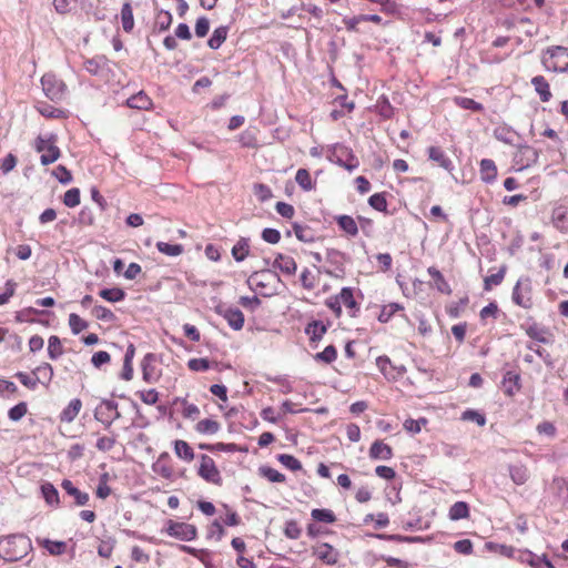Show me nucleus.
<instances>
[{"instance_id": "nucleus-62", "label": "nucleus", "mask_w": 568, "mask_h": 568, "mask_svg": "<svg viewBox=\"0 0 568 568\" xmlns=\"http://www.w3.org/2000/svg\"><path fill=\"white\" fill-rule=\"evenodd\" d=\"M369 205L379 212H387V200L384 193H375L368 199Z\"/></svg>"}, {"instance_id": "nucleus-47", "label": "nucleus", "mask_w": 568, "mask_h": 568, "mask_svg": "<svg viewBox=\"0 0 568 568\" xmlns=\"http://www.w3.org/2000/svg\"><path fill=\"white\" fill-rule=\"evenodd\" d=\"M258 473L262 477L266 478L271 483H284L286 480L284 474L268 466L260 467Z\"/></svg>"}, {"instance_id": "nucleus-11", "label": "nucleus", "mask_w": 568, "mask_h": 568, "mask_svg": "<svg viewBox=\"0 0 568 568\" xmlns=\"http://www.w3.org/2000/svg\"><path fill=\"white\" fill-rule=\"evenodd\" d=\"M312 554L327 566L336 565L339 551L327 542H318L312 547Z\"/></svg>"}, {"instance_id": "nucleus-28", "label": "nucleus", "mask_w": 568, "mask_h": 568, "mask_svg": "<svg viewBox=\"0 0 568 568\" xmlns=\"http://www.w3.org/2000/svg\"><path fill=\"white\" fill-rule=\"evenodd\" d=\"M327 332V326L322 321H312L305 327V334L311 342H318Z\"/></svg>"}, {"instance_id": "nucleus-40", "label": "nucleus", "mask_w": 568, "mask_h": 568, "mask_svg": "<svg viewBox=\"0 0 568 568\" xmlns=\"http://www.w3.org/2000/svg\"><path fill=\"white\" fill-rule=\"evenodd\" d=\"M454 103L464 109V110H470L473 112H483L484 106L481 103L475 101L474 99L467 98V97H455L453 99Z\"/></svg>"}, {"instance_id": "nucleus-14", "label": "nucleus", "mask_w": 568, "mask_h": 568, "mask_svg": "<svg viewBox=\"0 0 568 568\" xmlns=\"http://www.w3.org/2000/svg\"><path fill=\"white\" fill-rule=\"evenodd\" d=\"M274 277L275 276L270 272H255L248 277L247 284L253 291H256L262 295H267L268 293L266 292V288Z\"/></svg>"}, {"instance_id": "nucleus-39", "label": "nucleus", "mask_w": 568, "mask_h": 568, "mask_svg": "<svg viewBox=\"0 0 568 568\" xmlns=\"http://www.w3.org/2000/svg\"><path fill=\"white\" fill-rule=\"evenodd\" d=\"M227 33H229V27L221 26V27L216 28L213 31L211 38L209 39L207 45L214 50L219 49L223 44V42L226 40Z\"/></svg>"}, {"instance_id": "nucleus-6", "label": "nucleus", "mask_w": 568, "mask_h": 568, "mask_svg": "<svg viewBox=\"0 0 568 568\" xmlns=\"http://www.w3.org/2000/svg\"><path fill=\"white\" fill-rule=\"evenodd\" d=\"M163 532L182 541H191L197 537V529L194 525L173 519L165 523Z\"/></svg>"}, {"instance_id": "nucleus-49", "label": "nucleus", "mask_w": 568, "mask_h": 568, "mask_svg": "<svg viewBox=\"0 0 568 568\" xmlns=\"http://www.w3.org/2000/svg\"><path fill=\"white\" fill-rule=\"evenodd\" d=\"M505 275H506V266H501L497 273L486 276L484 278V290L490 291L493 288V286L500 285L505 278Z\"/></svg>"}, {"instance_id": "nucleus-46", "label": "nucleus", "mask_w": 568, "mask_h": 568, "mask_svg": "<svg viewBox=\"0 0 568 568\" xmlns=\"http://www.w3.org/2000/svg\"><path fill=\"white\" fill-rule=\"evenodd\" d=\"M216 365V362H210L207 358H191L187 362V368L192 372H206Z\"/></svg>"}, {"instance_id": "nucleus-44", "label": "nucleus", "mask_w": 568, "mask_h": 568, "mask_svg": "<svg viewBox=\"0 0 568 568\" xmlns=\"http://www.w3.org/2000/svg\"><path fill=\"white\" fill-rule=\"evenodd\" d=\"M314 359L318 363L332 364L337 359V349L334 345H328L322 352L316 353Z\"/></svg>"}, {"instance_id": "nucleus-9", "label": "nucleus", "mask_w": 568, "mask_h": 568, "mask_svg": "<svg viewBox=\"0 0 568 568\" xmlns=\"http://www.w3.org/2000/svg\"><path fill=\"white\" fill-rule=\"evenodd\" d=\"M513 301L523 308L529 310L532 307V290L529 280L516 283L513 290Z\"/></svg>"}, {"instance_id": "nucleus-21", "label": "nucleus", "mask_w": 568, "mask_h": 568, "mask_svg": "<svg viewBox=\"0 0 568 568\" xmlns=\"http://www.w3.org/2000/svg\"><path fill=\"white\" fill-rule=\"evenodd\" d=\"M273 266L286 275L295 274L297 268L294 257L282 253L276 255Z\"/></svg>"}, {"instance_id": "nucleus-27", "label": "nucleus", "mask_w": 568, "mask_h": 568, "mask_svg": "<svg viewBox=\"0 0 568 568\" xmlns=\"http://www.w3.org/2000/svg\"><path fill=\"white\" fill-rule=\"evenodd\" d=\"M428 274L434 280V285L438 292L445 295H450L453 290L448 282L445 280L444 275L434 266H429L427 270Z\"/></svg>"}, {"instance_id": "nucleus-57", "label": "nucleus", "mask_w": 568, "mask_h": 568, "mask_svg": "<svg viewBox=\"0 0 568 568\" xmlns=\"http://www.w3.org/2000/svg\"><path fill=\"white\" fill-rule=\"evenodd\" d=\"M199 448L200 449H203V450H209V452H235L236 450V445L233 444V443H229V444H225V443H215V444H206V443H201L199 444Z\"/></svg>"}, {"instance_id": "nucleus-64", "label": "nucleus", "mask_w": 568, "mask_h": 568, "mask_svg": "<svg viewBox=\"0 0 568 568\" xmlns=\"http://www.w3.org/2000/svg\"><path fill=\"white\" fill-rule=\"evenodd\" d=\"M300 280H301V284L302 286L305 288V290H313L315 288L316 286V276L315 274L308 270V268H304L301 273V276H300Z\"/></svg>"}, {"instance_id": "nucleus-17", "label": "nucleus", "mask_w": 568, "mask_h": 568, "mask_svg": "<svg viewBox=\"0 0 568 568\" xmlns=\"http://www.w3.org/2000/svg\"><path fill=\"white\" fill-rule=\"evenodd\" d=\"M334 221L336 222L339 230L343 231L346 235L351 237L358 235V223L353 216L341 214L334 216Z\"/></svg>"}, {"instance_id": "nucleus-50", "label": "nucleus", "mask_w": 568, "mask_h": 568, "mask_svg": "<svg viewBox=\"0 0 568 568\" xmlns=\"http://www.w3.org/2000/svg\"><path fill=\"white\" fill-rule=\"evenodd\" d=\"M375 109L376 112L385 120L392 119L394 115V108L385 97L377 100Z\"/></svg>"}, {"instance_id": "nucleus-34", "label": "nucleus", "mask_w": 568, "mask_h": 568, "mask_svg": "<svg viewBox=\"0 0 568 568\" xmlns=\"http://www.w3.org/2000/svg\"><path fill=\"white\" fill-rule=\"evenodd\" d=\"M38 544L52 556L62 555L67 550V544L64 541H54V540H50V539H38Z\"/></svg>"}, {"instance_id": "nucleus-30", "label": "nucleus", "mask_w": 568, "mask_h": 568, "mask_svg": "<svg viewBox=\"0 0 568 568\" xmlns=\"http://www.w3.org/2000/svg\"><path fill=\"white\" fill-rule=\"evenodd\" d=\"M194 429L202 435H214L220 432L221 424L213 418H204L196 423Z\"/></svg>"}, {"instance_id": "nucleus-8", "label": "nucleus", "mask_w": 568, "mask_h": 568, "mask_svg": "<svg viewBox=\"0 0 568 568\" xmlns=\"http://www.w3.org/2000/svg\"><path fill=\"white\" fill-rule=\"evenodd\" d=\"M120 416L118 403L109 399L102 400L94 410V418L102 423L105 429H109Z\"/></svg>"}, {"instance_id": "nucleus-3", "label": "nucleus", "mask_w": 568, "mask_h": 568, "mask_svg": "<svg viewBox=\"0 0 568 568\" xmlns=\"http://www.w3.org/2000/svg\"><path fill=\"white\" fill-rule=\"evenodd\" d=\"M55 134L38 135L33 141V149L40 153V163L44 166L57 162L61 156V150L57 144Z\"/></svg>"}, {"instance_id": "nucleus-25", "label": "nucleus", "mask_w": 568, "mask_h": 568, "mask_svg": "<svg viewBox=\"0 0 568 568\" xmlns=\"http://www.w3.org/2000/svg\"><path fill=\"white\" fill-rule=\"evenodd\" d=\"M120 21L122 24V29L125 33H131L134 29V17L133 9L130 0H126L121 8L120 11Z\"/></svg>"}, {"instance_id": "nucleus-18", "label": "nucleus", "mask_w": 568, "mask_h": 568, "mask_svg": "<svg viewBox=\"0 0 568 568\" xmlns=\"http://www.w3.org/2000/svg\"><path fill=\"white\" fill-rule=\"evenodd\" d=\"M82 406V400L80 398L71 399L60 413L59 420L61 423L71 424L78 417Z\"/></svg>"}, {"instance_id": "nucleus-15", "label": "nucleus", "mask_w": 568, "mask_h": 568, "mask_svg": "<svg viewBox=\"0 0 568 568\" xmlns=\"http://www.w3.org/2000/svg\"><path fill=\"white\" fill-rule=\"evenodd\" d=\"M371 459L389 460L394 456L393 448L381 439L373 442L368 453Z\"/></svg>"}, {"instance_id": "nucleus-33", "label": "nucleus", "mask_w": 568, "mask_h": 568, "mask_svg": "<svg viewBox=\"0 0 568 568\" xmlns=\"http://www.w3.org/2000/svg\"><path fill=\"white\" fill-rule=\"evenodd\" d=\"M38 112L47 119H67L68 111L55 108L51 104H40L37 106Z\"/></svg>"}, {"instance_id": "nucleus-10", "label": "nucleus", "mask_w": 568, "mask_h": 568, "mask_svg": "<svg viewBox=\"0 0 568 568\" xmlns=\"http://www.w3.org/2000/svg\"><path fill=\"white\" fill-rule=\"evenodd\" d=\"M376 365L379 372L388 381H397L398 378H402L406 373L404 365L394 364L386 355L378 356L376 358Z\"/></svg>"}, {"instance_id": "nucleus-41", "label": "nucleus", "mask_w": 568, "mask_h": 568, "mask_svg": "<svg viewBox=\"0 0 568 568\" xmlns=\"http://www.w3.org/2000/svg\"><path fill=\"white\" fill-rule=\"evenodd\" d=\"M449 518L452 520H460L469 517V507L465 501H456L449 508Z\"/></svg>"}, {"instance_id": "nucleus-51", "label": "nucleus", "mask_w": 568, "mask_h": 568, "mask_svg": "<svg viewBox=\"0 0 568 568\" xmlns=\"http://www.w3.org/2000/svg\"><path fill=\"white\" fill-rule=\"evenodd\" d=\"M68 322H69V327H70L72 334H74V335L80 334L82 331L87 329L89 326V323L75 313H71L69 315Z\"/></svg>"}, {"instance_id": "nucleus-63", "label": "nucleus", "mask_w": 568, "mask_h": 568, "mask_svg": "<svg viewBox=\"0 0 568 568\" xmlns=\"http://www.w3.org/2000/svg\"><path fill=\"white\" fill-rule=\"evenodd\" d=\"M63 204L68 207H75L80 204V190L72 187L63 195Z\"/></svg>"}, {"instance_id": "nucleus-61", "label": "nucleus", "mask_w": 568, "mask_h": 568, "mask_svg": "<svg viewBox=\"0 0 568 568\" xmlns=\"http://www.w3.org/2000/svg\"><path fill=\"white\" fill-rule=\"evenodd\" d=\"M130 557L132 561L138 564H148L151 559L150 554H148L142 547L134 545L131 548Z\"/></svg>"}, {"instance_id": "nucleus-59", "label": "nucleus", "mask_w": 568, "mask_h": 568, "mask_svg": "<svg viewBox=\"0 0 568 568\" xmlns=\"http://www.w3.org/2000/svg\"><path fill=\"white\" fill-rule=\"evenodd\" d=\"M277 460L285 466L286 468L297 471L302 469V463L295 458L293 455L288 454H280L277 456Z\"/></svg>"}, {"instance_id": "nucleus-23", "label": "nucleus", "mask_w": 568, "mask_h": 568, "mask_svg": "<svg viewBox=\"0 0 568 568\" xmlns=\"http://www.w3.org/2000/svg\"><path fill=\"white\" fill-rule=\"evenodd\" d=\"M173 450L176 457L185 463H191L195 458L194 449L186 440H174Z\"/></svg>"}, {"instance_id": "nucleus-32", "label": "nucleus", "mask_w": 568, "mask_h": 568, "mask_svg": "<svg viewBox=\"0 0 568 568\" xmlns=\"http://www.w3.org/2000/svg\"><path fill=\"white\" fill-rule=\"evenodd\" d=\"M232 256L236 262L244 261L250 255V241L241 237L232 247Z\"/></svg>"}, {"instance_id": "nucleus-60", "label": "nucleus", "mask_w": 568, "mask_h": 568, "mask_svg": "<svg viewBox=\"0 0 568 568\" xmlns=\"http://www.w3.org/2000/svg\"><path fill=\"white\" fill-rule=\"evenodd\" d=\"M115 547L114 539L101 540L98 546V555L102 558L109 559L112 557Z\"/></svg>"}, {"instance_id": "nucleus-38", "label": "nucleus", "mask_w": 568, "mask_h": 568, "mask_svg": "<svg viewBox=\"0 0 568 568\" xmlns=\"http://www.w3.org/2000/svg\"><path fill=\"white\" fill-rule=\"evenodd\" d=\"M295 181L300 185V187L310 192L315 189V182L312 180L310 172L306 169H298L295 174Z\"/></svg>"}, {"instance_id": "nucleus-13", "label": "nucleus", "mask_w": 568, "mask_h": 568, "mask_svg": "<svg viewBox=\"0 0 568 568\" xmlns=\"http://www.w3.org/2000/svg\"><path fill=\"white\" fill-rule=\"evenodd\" d=\"M501 389L505 396L513 398L521 389L520 374L515 371H507L501 379Z\"/></svg>"}, {"instance_id": "nucleus-58", "label": "nucleus", "mask_w": 568, "mask_h": 568, "mask_svg": "<svg viewBox=\"0 0 568 568\" xmlns=\"http://www.w3.org/2000/svg\"><path fill=\"white\" fill-rule=\"evenodd\" d=\"M520 559L523 562H527L532 568H542L545 566V560H548L546 556L538 557L531 551H525L520 555Z\"/></svg>"}, {"instance_id": "nucleus-7", "label": "nucleus", "mask_w": 568, "mask_h": 568, "mask_svg": "<svg viewBox=\"0 0 568 568\" xmlns=\"http://www.w3.org/2000/svg\"><path fill=\"white\" fill-rule=\"evenodd\" d=\"M42 90L51 101H61L67 93V84L53 73H45L41 78Z\"/></svg>"}, {"instance_id": "nucleus-4", "label": "nucleus", "mask_w": 568, "mask_h": 568, "mask_svg": "<svg viewBox=\"0 0 568 568\" xmlns=\"http://www.w3.org/2000/svg\"><path fill=\"white\" fill-rule=\"evenodd\" d=\"M196 475L207 484L221 487L223 485V476L215 460L206 454L197 456Z\"/></svg>"}, {"instance_id": "nucleus-53", "label": "nucleus", "mask_w": 568, "mask_h": 568, "mask_svg": "<svg viewBox=\"0 0 568 568\" xmlns=\"http://www.w3.org/2000/svg\"><path fill=\"white\" fill-rule=\"evenodd\" d=\"M173 18L171 12L165 10H160L155 17V28L159 32L166 31L172 24Z\"/></svg>"}, {"instance_id": "nucleus-45", "label": "nucleus", "mask_w": 568, "mask_h": 568, "mask_svg": "<svg viewBox=\"0 0 568 568\" xmlns=\"http://www.w3.org/2000/svg\"><path fill=\"white\" fill-rule=\"evenodd\" d=\"M99 295L111 303L121 302L125 298V292L120 287L103 288L99 292Z\"/></svg>"}, {"instance_id": "nucleus-2", "label": "nucleus", "mask_w": 568, "mask_h": 568, "mask_svg": "<svg viewBox=\"0 0 568 568\" xmlns=\"http://www.w3.org/2000/svg\"><path fill=\"white\" fill-rule=\"evenodd\" d=\"M30 547L27 537L12 535L0 541V556L7 561H18L28 555Z\"/></svg>"}, {"instance_id": "nucleus-1", "label": "nucleus", "mask_w": 568, "mask_h": 568, "mask_svg": "<svg viewBox=\"0 0 568 568\" xmlns=\"http://www.w3.org/2000/svg\"><path fill=\"white\" fill-rule=\"evenodd\" d=\"M358 297H363L359 290L354 287H343L339 293L327 297L324 301V305L332 312L336 318H341L343 315V307L346 311L347 316L354 318L357 317L361 312V302Z\"/></svg>"}, {"instance_id": "nucleus-55", "label": "nucleus", "mask_w": 568, "mask_h": 568, "mask_svg": "<svg viewBox=\"0 0 568 568\" xmlns=\"http://www.w3.org/2000/svg\"><path fill=\"white\" fill-rule=\"evenodd\" d=\"M311 516L314 520L325 524H333L336 521V516L331 509H318L312 510Z\"/></svg>"}, {"instance_id": "nucleus-36", "label": "nucleus", "mask_w": 568, "mask_h": 568, "mask_svg": "<svg viewBox=\"0 0 568 568\" xmlns=\"http://www.w3.org/2000/svg\"><path fill=\"white\" fill-rule=\"evenodd\" d=\"M403 311H404V306L398 303H389V304L383 305L382 310L377 316V320L379 323H388L396 313L403 312Z\"/></svg>"}, {"instance_id": "nucleus-22", "label": "nucleus", "mask_w": 568, "mask_h": 568, "mask_svg": "<svg viewBox=\"0 0 568 568\" xmlns=\"http://www.w3.org/2000/svg\"><path fill=\"white\" fill-rule=\"evenodd\" d=\"M153 470L160 477L171 480L174 475L173 466L170 464V458L166 453L160 455L159 459L153 466Z\"/></svg>"}, {"instance_id": "nucleus-37", "label": "nucleus", "mask_w": 568, "mask_h": 568, "mask_svg": "<svg viewBox=\"0 0 568 568\" xmlns=\"http://www.w3.org/2000/svg\"><path fill=\"white\" fill-rule=\"evenodd\" d=\"M176 404H180L181 406V415L186 419H196L200 415V408L193 404L190 403L185 398H178L175 400Z\"/></svg>"}, {"instance_id": "nucleus-29", "label": "nucleus", "mask_w": 568, "mask_h": 568, "mask_svg": "<svg viewBox=\"0 0 568 568\" xmlns=\"http://www.w3.org/2000/svg\"><path fill=\"white\" fill-rule=\"evenodd\" d=\"M126 105L131 109L150 110L153 103L146 93L140 91L126 100Z\"/></svg>"}, {"instance_id": "nucleus-16", "label": "nucleus", "mask_w": 568, "mask_h": 568, "mask_svg": "<svg viewBox=\"0 0 568 568\" xmlns=\"http://www.w3.org/2000/svg\"><path fill=\"white\" fill-rule=\"evenodd\" d=\"M217 313L222 315L227 324L235 331H240L244 326V314L239 308L227 307L219 308Z\"/></svg>"}, {"instance_id": "nucleus-31", "label": "nucleus", "mask_w": 568, "mask_h": 568, "mask_svg": "<svg viewBox=\"0 0 568 568\" xmlns=\"http://www.w3.org/2000/svg\"><path fill=\"white\" fill-rule=\"evenodd\" d=\"M552 224L560 232L568 231V209L564 206L556 207L552 211Z\"/></svg>"}, {"instance_id": "nucleus-35", "label": "nucleus", "mask_w": 568, "mask_h": 568, "mask_svg": "<svg viewBox=\"0 0 568 568\" xmlns=\"http://www.w3.org/2000/svg\"><path fill=\"white\" fill-rule=\"evenodd\" d=\"M509 474H510L511 480L516 485H524V484H526L527 480L529 479V476H530L528 468L525 465H521V464L510 466Z\"/></svg>"}, {"instance_id": "nucleus-12", "label": "nucleus", "mask_w": 568, "mask_h": 568, "mask_svg": "<svg viewBox=\"0 0 568 568\" xmlns=\"http://www.w3.org/2000/svg\"><path fill=\"white\" fill-rule=\"evenodd\" d=\"M142 378L144 382L152 384L156 383L161 377V371L156 365V356L153 353H148L141 363Z\"/></svg>"}, {"instance_id": "nucleus-26", "label": "nucleus", "mask_w": 568, "mask_h": 568, "mask_svg": "<svg viewBox=\"0 0 568 568\" xmlns=\"http://www.w3.org/2000/svg\"><path fill=\"white\" fill-rule=\"evenodd\" d=\"M480 179L485 183H491L497 178V166L490 159H483L479 164Z\"/></svg>"}, {"instance_id": "nucleus-42", "label": "nucleus", "mask_w": 568, "mask_h": 568, "mask_svg": "<svg viewBox=\"0 0 568 568\" xmlns=\"http://www.w3.org/2000/svg\"><path fill=\"white\" fill-rule=\"evenodd\" d=\"M526 334L534 341L547 344V331L539 326L538 324L534 323L525 328Z\"/></svg>"}, {"instance_id": "nucleus-24", "label": "nucleus", "mask_w": 568, "mask_h": 568, "mask_svg": "<svg viewBox=\"0 0 568 568\" xmlns=\"http://www.w3.org/2000/svg\"><path fill=\"white\" fill-rule=\"evenodd\" d=\"M531 84L539 95L541 102H548L552 98L550 85L544 75H536L531 79Z\"/></svg>"}, {"instance_id": "nucleus-54", "label": "nucleus", "mask_w": 568, "mask_h": 568, "mask_svg": "<svg viewBox=\"0 0 568 568\" xmlns=\"http://www.w3.org/2000/svg\"><path fill=\"white\" fill-rule=\"evenodd\" d=\"M63 354V346L58 336L52 335L48 341V355L51 359H57Z\"/></svg>"}, {"instance_id": "nucleus-52", "label": "nucleus", "mask_w": 568, "mask_h": 568, "mask_svg": "<svg viewBox=\"0 0 568 568\" xmlns=\"http://www.w3.org/2000/svg\"><path fill=\"white\" fill-rule=\"evenodd\" d=\"M293 231H294L295 236L301 242L311 243L314 241V233H313L312 229L307 225H301V224L294 223Z\"/></svg>"}, {"instance_id": "nucleus-43", "label": "nucleus", "mask_w": 568, "mask_h": 568, "mask_svg": "<svg viewBox=\"0 0 568 568\" xmlns=\"http://www.w3.org/2000/svg\"><path fill=\"white\" fill-rule=\"evenodd\" d=\"M41 493H42V496H43L44 500L47 501V504H49L51 506L59 505V503H60L59 493H58L57 488L51 483H44L41 486Z\"/></svg>"}, {"instance_id": "nucleus-5", "label": "nucleus", "mask_w": 568, "mask_h": 568, "mask_svg": "<svg viewBox=\"0 0 568 568\" xmlns=\"http://www.w3.org/2000/svg\"><path fill=\"white\" fill-rule=\"evenodd\" d=\"M542 64L546 69L555 72H565L568 70V48L557 45L546 50L542 55Z\"/></svg>"}, {"instance_id": "nucleus-19", "label": "nucleus", "mask_w": 568, "mask_h": 568, "mask_svg": "<svg viewBox=\"0 0 568 568\" xmlns=\"http://www.w3.org/2000/svg\"><path fill=\"white\" fill-rule=\"evenodd\" d=\"M62 489L74 499L75 506H84L88 504L90 496L88 493L78 489L70 479H63Z\"/></svg>"}, {"instance_id": "nucleus-20", "label": "nucleus", "mask_w": 568, "mask_h": 568, "mask_svg": "<svg viewBox=\"0 0 568 568\" xmlns=\"http://www.w3.org/2000/svg\"><path fill=\"white\" fill-rule=\"evenodd\" d=\"M428 159L436 162L444 170L452 172L454 165L452 160L446 155L445 151L439 146H429L427 150Z\"/></svg>"}, {"instance_id": "nucleus-48", "label": "nucleus", "mask_w": 568, "mask_h": 568, "mask_svg": "<svg viewBox=\"0 0 568 568\" xmlns=\"http://www.w3.org/2000/svg\"><path fill=\"white\" fill-rule=\"evenodd\" d=\"M156 248L159 252L168 256H179L184 252L182 244H170L161 241L156 243Z\"/></svg>"}, {"instance_id": "nucleus-56", "label": "nucleus", "mask_w": 568, "mask_h": 568, "mask_svg": "<svg viewBox=\"0 0 568 568\" xmlns=\"http://www.w3.org/2000/svg\"><path fill=\"white\" fill-rule=\"evenodd\" d=\"M92 315L102 322H114L116 320L115 314L108 307L97 305L92 308Z\"/></svg>"}]
</instances>
